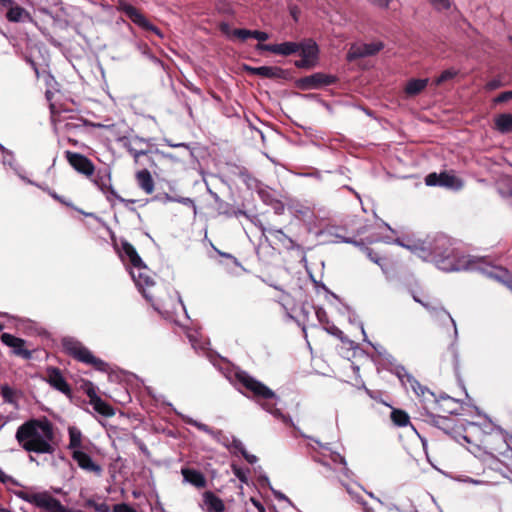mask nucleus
<instances>
[{
  "instance_id": "40",
  "label": "nucleus",
  "mask_w": 512,
  "mask_h": 512,
  "mask_svg": "<svg viewBox=\"0 0 512 512\" xmlns=\"http://www.w3.org/2000/svg\"><path fill=\"white\" fill-rule=\"evenodd\" d=\"M231 468H232L233 474L240 482L248 484L250 471L247 467H242V466H239V465L233 463L231 465Z\"/></svg>"
},
{
  "instance_id": "12",
  "label": "nucleus",
  "mask_w": 512,
  "mask_h": 512,
  "mask_svg": "<svg viewBox=\"0 0 512 512\" xmlns=\"http://www.w3.org/2000/svg\"><path fill=\"white\" fill-rule=\"evenodd\" d=\"M425 184L427 186H439L452 190H459L463 186L462 181L449 172L430 173L425 177Z\"/></svg>"
},
{
  "instance_id": "27",
  "label": "nucleus",
  "mask_w": 512,
  "mask_h": 512,
  "mask_svg": "<svg viewBox=\"0 0 512 512\" xmlns=\"http://www.w3.org/2000/svg\"><path fill=\"white\" fill-rule=\"evenodd\" d=\"M203 502L207 507V512H224L225 510L223 500L212 491L203 493Z\"/></svg>"
},
{
  "instance_id": "5",
  "label": "nucleus",
  "mask_w": 512,
  "mask_h": 512,
  "mask_svg": "<svg viewBox=\"0 0 512 512\" xmlns=\"http://www.w3.org/2000/svg\"><path fill=\"white\" fill-rule=\"evenodd\" d=\"M211 364L244 396L256 401V378L216 352L208 351Z\"/></svg>"
},
{
  "instance_id": "33",
  "label": "nucleus",
  "mask_w": 512,
  "mask_h": 512,
  "mask_svg": "<svg viewBox=\"0 0 512 512\" xmlns=\"http://www.w3.org/2000/svg\"><path fill=\"white\" fill-rule=\"evenodd\" d=\"M495 128L501 133L512 132V115L503 113L495 118Z\"/></svg>"
},
{
  "instance_id": "35",
  "label": "nucleus",
  "mask_w": 512,
  "mask_h": 512,
  "mask_svg": "<svg viewBox=\"0 0 512 512\" xmlns=\"http://www.w3.org/2000/svg\"><path fill=\"white\" fill-rule=\"evenodd\" d=\"M284 75V70L274 66L258 67V76L267 78H281Z\"/></svg>"
},
{
  "instance_id": "13",
  "label": "nucleus",
  "mask_w": 512,
  "mask_h": 512,
  "mask_svg": "<svg viewBox=\"0 0 512 512\" xmlns=\"http://www.w3.org/2000/svg\"><path fill=\"white\" fill-rule=\"evenodd\" d=\"M336 76L317 72L309 76L302 77L297 80L296 84L300 89H318L323 86H329L336 83Z\"/></svg>"
},
{
  "instance_id": "2",
  "label": "nucleus",
  "mask_w": 512,
  "mask_h": 512,
  "mask_svg": "<svg viewBox=\"0 0 512 512\" xmlns=\"http://www.w3.org/2000/svg\"><path fill=\"white\" fill-rule=\"evenodd\" d=\"M15 439L28 453L53 454L57 447L56 427L46 417H32L16 429Z\"/></svg>"
},
{
  "instance_id": "55",
  "label": "nucleus",
  "mask_w": 512,
  "mask_h": 512,
  "mask_svg": "<svg viewBox=\"0 0 512 512\" xmlns=\"http://www.w3.org/2000/svg\"><path fill=\"white\" fill-rule=\"evenodd\" d=\"M118 141L122 144V146L130 153L131 149H134V142L132 141V138H129L127 136H122L118 138Z\"/></svg>"
},
{
  "instance_id": "14",
  "label": "nucleus",
  "mask_w": 512,
  "mask_h": 512,
  "mask_svg": "<svg viewBox=\"0 0 512 512\" xmlns=\"http://www.w3.org/2000/svg\"><path fill=\"white\" fill-rule=\"evenodd\" d=\"M45 381L55 390L70 397L72 395L71 385L68 383L62 371L55 366H48L46 369Z\"/></svg>"
},
{
  "instance_id": "57",
  "label": "nucleus",
  "mask_w": 512,
  "mask_h": 512,
  "mask_svg": "<svg viewBox=\"0 0 512 512\" xmlns=\"http://www.w3.org/2000/svg\"><path fill=\"white\" fill-rule=\"evenodd\" d=\"M429 418H430V422L436 426V427H441V424L446 422L448 419L445 418V417H441V416H437V415H434V414H428Z\"/></svg>"
},
{
  "instance_id": "11",
  "label": "nucleus",
  "mask_w": 512,
  "mask_h": 512,
  "mask_svg": "<svg viewBox=\"0 0 512 512\" xmlns=\"http://www.w3.org/2000/svg\"><path fill=\"white\" fill-rule=\"evenodd\" d=\"M94 184L106 195V199L112 202L113 199H117L120 202L129 204L134 203V200H126L117 194L111 184V175L107 170L98 171L93 179Z\"/></svg>"
},
{
  "instance_id": "15",
  "label": "nucleus",
  "mask_w": 512,
  "mask_h": 512,
  "mask_svg": "<svg viewBox=\"0 0 512 512\" xmlns=\"http://www.w3.org/2000/svg\"><path fill=\"white\" fill-rule=\"evenodd\" d=\"M326 324L327 326H325L324 329L329 334H332L341 340L342 344L339 347L340 355L347 359H350L351 356H354L358 344L354 340H351L345 336L343 331L336 327L333 322H326Z\"/></svg>"
},
{
  "instance_id": "10",
  "label": "nucleus",
  "mask_w": 512,
  "mask_h": 512,
  "mask_svg": "<svg viewBox=\"0 0 512 512\" xmlns=\"http://www.w3.org/2000/svg\"><path fill=\"white\" fill-rule=\"evenodd\" d=\"M1 343L11 349V352L24 360L33 358V351L26 348L27 341L11 333L3 332L0 335Z\"/></svg>"
},
{
  "instance_id": "30",
  "label": "nucleus",
  "mask_w": 512,
  "mask_h": 512,
  "mask_svg": "<svg viewBox=\"0 0 512 512\" xmlns=\"http://www.w3.org/2000/svg\"><path fill=\"white\" fill-rule=\"evenodd\" d=\"M93 409L103 417H112L115 414V409L108 402L103 400L100 396L95 397L89 401Z\"/></svg>"
},
{
  "instance_id": "9",
  "label": "nucleus",
  "mask_w": 512,
  "mask_h": 512,
  "mask_svg": "<svg viewBox=\"0 0 512 512\" xmlns=\"http://www.w3.org/2000/svg\"><path fill=\"white\" fill-rule=\"evenodd\" d=\"M173 323L176 325L174 332L179 335H185L195 351L206 350V346L209 344V342L202 337L200 333V327L198 325L191 327L184 322Z\"/></svg>"
},
{
  "instance_id": "7",
  "label": "nucleus",
  "mask_w": 512,
  "mask_h": 512,
  "mask_svg": "<svg viewBox=\"0 0 512 512\" xmlns=\"http://www.w3.org/2000/svg\"><path fill=\"white\" fill-rule=\"evenodd\" d=\"M12 493L19 499L44 510L54 512H67L69 506L64 505L58 498L50 495L47 491L27 493L22 490H13Z\"/></svg>"
},
{
  "instance_id": "41",
  "label": "nucleus",
  "mask_w": 512,
  "mask_h": 512,
  "mask_svg": "<svg viewBox=\"0 0 512 512\" xmlns=\"http://www.w3.org/2000/svg\"><path fill=\"white\" fill-rule=\"evenodd\" d=\"M85 506L87 508L94 509L96 512H112L110 506L105 502H97L93 498H89L85 501Z\"/></svg>"
},
{
  "instance_id": "38",
  "label": "nucleus",
  "mask_w": 512,
  "mask_h": 512,
  "mask_svg": "<svg viewBox=\"0 0 512 512\" xmlns=\"http://www.w3.org/2000/svg\"><path fill=\"white\" fill-rule=\"evenodd\" d=\"M412 296L416 302L421 303L428 310L432 309L435 312V314H432V316L438 317L442 320L444 318H449L450 320H453L452 317L450 316V314L447 311H445L444 309H442V308L437 309L435 306H431L430 303L423 301L422 299L418 298V296L415 294H413Z\"/></svg>"
},
{
  "instance_id": "49",
  "label": "nucleus",
  "mask_w": 512,
  "mask_h": 512,
  "mask_svg": "<svg viewBox=\"0 0 512 512\" xmlns=\"http://www.w3.org/2000/svg\"><path fill=\"white\" fill-rule=\"evenodd\" d=\"M112 512H137V510L130 503L121 502L113 506Z\"/></svg>"
},
{
  "instance_id": "62",
  "label": "nucleus",
  "mask_w": 512,
  "mask_h": 512,
  "mask_svg": "<svg viewBox=\"0 0 512 512\" xmlns=\"http://www.w3.org/2000/svg\"><path fill=\"white\" fill-rule=\"evenodd\" d=\"M155 152L160 154L163 158L169 159V160H171L173 162H179L180 161V159L177 156H175L174 154L167 153V152H164V151H160L158 149H156Z\"/></svg>"
},
{
  "instance_id": "23",
  "label": "nucleus",
  "mask_w": 512,
  "mask_h": 512,
  "mask_svg": "<svg viewBox=\"0 0 512 512\" xmlns=\"http://www.w3.org/2000/svg\"><path fill=\"white\" fill-rule=\"evenodd\" d=\"M138 272L136 274V272L134 270H132L130 272L134 282H135V285L138 287L139 291L142 292L143 296L146 298V299H151V297L149 296V294L146 292L145 288H148V287H151L154 285V280L146 274V270H148V268L146 269H136Z\"/></svg>"
},
{
  "instance_id": "52",
  "label": "nucleus",
  "mask_w": 512,
  "mask_h": 512,
  "mask_svg": "<svg viewBox=\"0 0 512 512\" xmlns=\"http://www.w3.org/2000/svg\"><path fill=\"white\" fill-rule=\"evenodd\" d=\"M432 6L437 10H447L450 8L449 0H429Z\"/></svg>"
},
{
  "instance_id": "36",
  "label": "nucleus",
  "mask_w": 512,
  "mask_h": 512,
  "mask_svg": "<svg viewBox=\"0 0 512 512\" xmlns=\"http://www.w3.org/2000/svg\"><path fill=\"white\" fill-rule=\"evenodd\" d=\"M182 418V420L188 424V425H191V426H194L196 427L198 430L200 431H203L209 435H212L214 436L215 432L210 426H208L207 424H204L200 421H197L195 419H193L192 417L190 416H186V415H182V414H179Z\"/></svg>"
},
{
  "instance_id": "42",
  "label": "nucleus",
  "mask_w": 512,
  "mask_h": 512,
  "mask_svg": "<svg viewBox=\"0 0 512 512\" xmlns=\"http://www.w3.org/2000/svg\"><path fill=\"white\" fill-rule=\"evenodd\" d=\"M362 250L364 251V253L369 258L370 261L379 265L382 271L384 273H387L385 264L383 263V259L377 253H375L371 248L366 246H362Z\"/></svg>"
},
{
  "instance_id": "48",
  "label": "nucleus",
  "mask_w": 512,
  "mask_h": 512,
  "mask_svg": "<svg viewBox=\"0 0 512 512\" xmlns=\"http://www.w3.org/2000/svg\"><path fill=\"white\" fill-rule=\"evenodd\" d=\"M233 36L240 40H246L249 37L256 38V30L235 29Z\"/></svg>"
},
{
  "instance_id": "51",
  "label": "nucleus",
  "mask_w": 512,
  "mask_h": 512,
  "mask_svg": "<svg viewBox=\"0 0 512 512\" xmlns=\"http://www.w3.org/2000/svg\"><path fill=\"white\" fill-rule=\"evenodd\" d=\"M134 444L138 447V449L146 458H150L151 452L148 449L147 445L141 439L134 438Z\"/></svg>"
},
{
  "instance_id": "1",
  "label": "nucleus",
  "mask_w": 512,
  "mask_h": 512,
  "mask_svg": "<svg viewBox=\"0 0 512 512\" xmlns=\"http://www.w3.org/2000/svg\"><path fill=\"white\" fill-rule=\"evenodd\" d=\"M394 243L415 252L424 260L433 261L436 266L443 271L476 270L489 278L505 284L512 291V275L507 269L492 266L483 258L462 254L454 247L452 239L446 235L436 236L429 243L428 247L423 245H409L399 238H397Z\"/></svg>"
},
{
  "instance_id": "28",
  "label": "nucleus",
  "mask_w": 512,
  "mask_h": 512,
  "mask_svg": "<svg viewBox=\"0 0 512 512\" xmlns=\"http://www.w3.org/2000/svg\"><path fill=\"white\" fill-rule=\"evenodd\" d=\"M229 451L235 456H242L249 464L256 463V455L248 453L242 441L237 437L231 439Z\"/></svg>"
},
{
  "instance_id": "17",
  "label": "nucleus",
  "mask_w": 512,
  "mask_h": 512,
  "mask_svg": "<svg viewBox=\"0 0 512 512\" xmlns=\"http://www.w3.org/2000/svg\"><path fill=\"white\" fill-rule=\"evenodd\" d=\"M384 48V44L380 41L371 42V43H363V44H354L350 47L347 59L349 61L356 60L359 58L372 56L377 54Z\"/></svg>"
},
{
  "instance_id": "22",
  "label": "nucleus",
  "mask_w": 512,
  "mask_h": 512,
  "mask_svg": "<svg viewBox=\"0 0 512 512\" xmlns=\"http://www.w3.org/2000/svg\"><path fill=\"white\" fill-rule=\"evenodd\" d=\"M258 197L265 205L270 206L275 214L283 213L284 204L277 198L275 191L264 190L258 187Z\"/></svg>"
},
{
  "instance_id": "43",
  "label": "nucleus",
  "mask_w": 512,
  "mask_h": 512,
  "mask_svg": "<svg viewBox=\"0 0 512 512\" xmlns=\"http://www.w3.org/2000/svg\"><path fill=\"white\" fill-rule=\"evenodd\" d=\"M219 443L225 446L228 450L231 446V439L235 438L233 435L225 434L221 430H217L213 436Z\"/></svg>"
},
{
  "instance_id": "21",
  "label": "nucleus",
  "mask_w": 512,
  "mask_h": 512,
  "mask_svg": "<svg viewBox=\"0 0 512 512\" xmlns=\"http://www.w3.org/2000/svg\"><path fill=\"white\" fill-rule=\"evenodd\" d=\"M181 474L184 482L189 483L196 488H205L207 485V479L204 473L198 469L182 467Z\"/></svg>"
},
{
  "instance_id": "6",
  "label": "nucleus",
  "mask_w": 512,
  "mask_h": 512,
  "mask_svg": "<svg viewBox=\"0 0 512 512\" xmlns=\"http://www.w3.org/2000/svg\"><path fill=\"white\" fill-rule=\"evenodd\" d=\"M258 406L286 426L296 428L292 418L282 412L283 402L280 397L260 381H258Z\"/></svg>"
},
{
  "instance_id": "50",
  "label": "nucleus",
  "mask_w": 512,
  "mask_h": 512,
  "mask_svg": "<svg viewBox=\"0 0 512 512\" xmlns=\"http://www.w3.org/2000/svg\"><path fill=\"white\" fill-rule=\"evenodd\" d=\"M173 202H177V203H181L185 206H189V207L193 208L194 214L195 215L197 214V206L193 199H191L189 197L177 196V197H175V199H173Z\"/></svg>"
},
{
  "instance_id": "63",
  "label": "nucleus",
  "mask_w": 512,
  "mask_h": 512,
  "mask_svg": "<svg viewBox=\"0 0 512 512\" xmlns=\"http://www.w3.org/2000/svg\"><path fill=\"white\" fill-rule=\"evenodd\" d=\"M6 477H7V478H3V480H0V482H1L2 484H8V483H11V484H13V485H15V486H22V485L20 484V482H19L17 479L13 478L12 476H10V475L6 474Z\"/></svg>"
},
{
  "instance_id": "58",
  "label": "nucleus",
  "mask_w": 512,
  "mask_h": 512,
  "mask_svg": "<svg viewBox=\"0 0 512 512\" xmlns=\"http://www.w3.org/2000/svg\"><path fill=\"white\" fill-rule=\"evenodd\" d=\"M380 348L384 351V356H383V358H382V359H383L387 364H389V365H391V366L393 367V368L391 369V371H392V370L395 368V366L397 365V364H396V359H395V358H394L390 353H388L384 347H380Z\"/></svg>"
},
{
  "instance_id": "19",
  "label": "nucleus",
  "mask_w": 512,
  "mask_h": 512,
  "mask_svg": "<svg viewBox=\"0 0 512 512\" xmlns=\"http://www.w3.org/2000/svg\"><path fill=\"white\" fill-rule=\"evenodd\" d=\"M261 231L266 241L273 248H275L277 245H280L286 249L293 247V240L289 238L281 229L261 228Z\"/></svg>"
},
{
  "instance_id": "25",
  "label": "nucleus",
  "mask_w": 512,
  "mask_h": 512,
  "mask_svg": "<svg viewBox=\"0 0 512 512\" xmlns=\"http://www.w3.org/2000/svg\"><path fill=\"white\" fill-rule=\"evenodd\" d=\"M4 8L7 9L6 19L9 22H25L26 20H30L31 18L29 12L23 7L16 4L14 0H12V5H6L4 6Z\"/></svg>"
},
{
  "instance_id": "39",
  "label": "nucleus",
  "mask_w": 512,
  "mask_h": 512,
  "mask_svg": "<svg viewBox=\"0 0 512 512\" xmlns=\"http://www.w3.org/2000/svg\"><path fill=\"white\" fill-rule=\"evenodd\" d=\"M391 419L393 423L399 427H404L409 424L408 414L400 409H394L391 412Z\"/></svg>"
},
{
  "instance_id": "29",
  "label": "nucleus",
  "mask_w": 512,
  "mask_h": 512,
  "mask_svg": "<svg viewBox=\"0 0 512 512\" xmlns=\"http://www.w3.org/2000/svg\"><path fill=\"white\" fill-rule=\"evenodd\" d=\"M68 431V437H69V444L68 449L71 451V453H74L76 450H82L83 444H82V438L83 434L81 430L75 426L70 425L67 429Z\"/></svg>"
},
{
  "instance_id": "64",
  "label": "nucleus",
  "mask_w": 512,
  "mask_h": 512,
  "mask_svg": "<svg viewBox=\"0 0 512 512\" xmlns=\"http://www.w3.org/2000/svg\"><path fill=\"white\" fill-rule=\"evenodd\" d=\"M290 15L295 21H298V17L300 14V9L296 5H292L289 7Z\"/></svg>"
},
{
  "instance_id": "32",
  "label": "nucleus",
  "mask_w": 512,
  "mask_h": 512,
  "mask_svg": "<svg viewBox=\"0 0 512 512\" xmlns=\"http://www.w3.org/2000/svg\"><path fill=\"white\" fill-rule=\"evenodd\" d=\"M428 84V79H411L405 87V93L408 96H416L422 92Z\"/></svg>"
},
{
  "instance_id": "59",
  "label": "nucleus",
  "mask_w": 512,
  "mask_h": 512,
  "mask_svg": "<svg viewBox=\"0 0 512 512\" xmlns=\"http://www.w3.org/2000/svg\"><path fill=\"white\" fill-rule=\"evenodd\" d=\"M511 99H512V91H505V92L500 93L496 97L495 102L503 103V102H507V101H509Z\"/></svg>"
},
{
  "instance_id": "8",
  "label": "nucleus",
  "mask_w": 512,
  "mask_h": 512,
  "mask_svg": "<svg viewBox=\"0 0 512 512\" xmlns=\"http://www.w3.org/2000/svg\"><path fill=\"white\" fill-rule=\"evenodd\" d=\"M119 9L123 12L134 24L140 28L151 31L158 37L162 38L163 33L158 27L152 24L136 7L129 3H120Z\"/></svg>"
},
{
  "instance_id": "47",
  "label": "nucleus",
  "mask_w": 512,
  "mask_h": 512,
  "mask_svg": "<svg viewBox=\"0 0 512 512\" xmlns=\"http://www.w3.org/2000/svg\"><path fill=\"white\" fill-rule=\"evenodd\" d=\"M163 141L166 143V145H168L169 147H173V148H184L187 152V154L190 156V157H193V151H192V147L189 143H184V142H180V143H174L172 142V140L168 139V138H164Z\"/></svg>"
},
{
  "instance_id": "45",
  "label": "nucleus",
  "mask_w": 512,
  "mask_h": 512,
  "mask_svg": "<svg viewBox=\"0 0 512 512\" xmlns=\"http://www.w3.org/2000/svg\"><path fill=\"white\" fill-rule=\"evenodd\" d=\"M82 388H83L85 394L87 395V397L89 398V401H91L95 397L99 396L96 391L97 387L94 385L93 382H91L89 380H86L83 382Z\"/></svg>"
},
{
  "instance_id": "56",
  "label": "nucleus",
  "mask_w": 512,
  "mask_h": 512,
  "mask_svg": "<svg viewBox=\"0 0 512 512\" xmlns=\"http://www.w3.org/2000/svg\"><path fill=\"white\" fill-rule=\"evenodd\" d=\"M350 367L355 374V384L354 385L357 387H364V382L359 375V366L355 365L354 363H351Z\"/></svg>"
},
{
  "instance_id": "4",
  "label": "nucleus",
  "mask_w": 512,
  "mask_h": 512,
  "mask_svg": "<svg viewBox=\"0 0 512 512\" xmlns=\"http://www.w3.org/2000/svg\"><path fill=\"white\" fill-rule=\"evenodd\" d=\"M260 50L282 56L298 53L301 58L296 60L294 65L299 69H312L316 67L319 60V47L311 38L299 42L287 41L278 44L258 45V51Z\"/></svg>"
},
{
  "instance_id": "3",
  "label": "nucleus",
  "mask_w": 512,
  "mask_h": 512,
  "mask_svg": "<svg viewBox=\"0 0 512 512\" xmlns=\"http://www.w3.org/2000/svg\"><path fill=\"white\" fill-rule=\"evenodd\" d=\"M61 344L65 353L79 362L92 366L99 372L107 373L109 381L111 382H131L133 379L140 381L139 377L132 372H128L122 369L110 370L109 364L107 362L96 357L90 349H88L74 337H63Z\"/></svg>"
},
{
  "instance_id": "16",
  "label": "nucleus",
  "mask_w": 512,
  "mask_h": 512,
  "mask_svg": "<svg viewBox=\"0 0 512 512\" xmlns=\"http://www.w3.org/2000/svg\"><path fill=\"white\" fill-rule=\"evenodd\" d=\"M392 373L397 376V378L400 380V382L402 383V385L406 386L407 384L410 385L412 391L420 396H424L425 393H429L432 397L434 396V394L432 392H430L426 387L422 386L418 380L412 375L410 374L409 372H407V370L405 369L404 366L402 365H396L395 368L392 370Z\"/></svg>"
},
{
  "instance_id": "24",
  "label": "nucleus",
  "mask_w": 512,
  "mask_h": 512,
  "mask_svg": "<svg viewBox=\"0 0 512 512\" xmlns=\"http://www.w3.org/2000/svg\"><path fill=\"white\" fill-rule=\"evenodd\" d=\"M213 198L215 200V202L217 203V209H218V212L219 214H225L227 216H244L247 221H249L252 225H255L256 222H255V219L256 217L254 215H248L245 211H242V210H232V208L230 207V205L226 202H224L223 200L220 199V197L216 194V193H213Z\"/></svg>"
},
{
  "instance_id": "20",
  "label": "nucleus",
  "mask_w": 512,
  "mask_h": 512,
  "mask_svg": "<svg viewBox=\"0 0 512 512\" xmlns=\"http://www.w3.org/2000/svg\"><path fill=\"white\" fill-rule=\"evenodd\" d=\"M72 454V459L78 464V466L85 471L93 472L97 476H100L103 469L100 464L94 462L90 454L82 450H76Z\"/></svg>"
},
{
  "instance_id": "46",
  "label": "nucleus",
  "mask_w": 512,
  "mask_h": 512,
  "mask_svg": "<svg viewBox=\"0 0 512 512\" xmlns=\"http://www.w3.org/2000/svg\"><path fill=\"white\" fill-rule=\"evenodd\" d=\"M2 163L11 167L16 174H19L20 166L15 162L14 154L12 151L8 150V153H4Z\"/></svg>"
},
{
  "instance_id": "18",
  "label": "nucleus",
  "mask_w": 512,
  "mask_h": 512,
  "mask_svg": "<svg viewBox=\"0 0 512 512\" xmlns=\"http://www.w3.org/2000/svg\"><path fill=\"white\" fill-rule=\"evenodd\" d=\"M66 158L69 162V164L79 173H82L86 176H92L94 174V164L93 162L87 158L86 156L66 151Z\"/></svg>"
},
{
  "instance_id": "37",
  "label": "nucleus",
  "mask_w": 512,
  "mask_h": 512,
  "mask_svg": "<svg viewBox=\"0 0 512 512\" xmlns=\"http://www.w3.org/2000/svg\"><path fill=\"white\" fill-rule=\"evenodd\" d=\"M265 486H268L271 489V491L273 492V494L275 495V497L277 499L285 501V502L291 504V501L289 500V498L285 494H283L280 491H277V490L273 489L270 486V482H269V479H268L267 476L261 475V474L258 473V487H265Z\"/></svg>"
},
{
  "instance_id": "53",
  "label": "nucleus",
  "mask_w": 512,
  "mask_h": 512,
  "mask_svg": "<svg viewBox=\"0 0 512 512\" xmlns=\"http://www.w3.org/2000/svg\"><path fill=\"white\" fill-rule=\"evenodd\" d=\"M149 153H150V150H148V149H137V147H135L134 149L130 150V155L133 156L135 163L139 162V159H140L141 156H146Z\"/></svg>"
},
{
  "instance_id": "54",
  "label": "nucleus",
  "mask_w": 512,
  "mask_h": 512,
  "mask_svg": "<svg viewBox=\"0 0 512 512\" xmlns=\"http://www.w3.org/2000/svg\"><path fill=\"white\" fill-rule=\"evenodd\" d=\"M456 76V72L454 70H445L441 73V75L437 79V83H443L449 79H452Z\"/></svg>"
},
{
  "instance_id": "60",
  "label": "nucleus",
  "mask_w": 512,
  "mask_h": 512,
  "mask_svg": "<svg viewBox=\"0 0 512 512\" xmlns=\"http://www.w3.org/2000/svg\"><path fill=\"white\" fill-rule=\"evenodd\" d=\"M136 46H137V49L141 52V54L146 57H148L149 54L152 53L151 49L145 43L139 42L136 44Z\"/></svg>"
},
{
  "instance_id": "44",
  "label": "nucleus",
  "mask_w": 512,
  "mask_h": 512,
  "mask_svg": "<svg viewBox=\"0 0 512 512\" xmlns=\"http://www.w3.org/2000/svg\"><path fill=\"white\" fill-rule=\"evenodd\" d=\"M330 459L334 462V463H340L341 465H343V470H342V473L345 475V476H349V473H350V470L348 469L347 467V462H346V459L344 456H342L340 453L338 452H331L330 454Z\"/></svg>"
},
{
  "instance_id": "31",
  "label": "nucleus",
  "mask_w": 512,
  "mask_h": 512,
  "mask_svg": "<svg viewBox=\"0 0 512 512\" xmlns=\"http://www.w3.org/2000/svg\"><path fill=\"white\" fill-rule=\"evenodd\" d=\"M136 179L139 187L147 194H151L154 190V181L147 169H143L136 173Z\"/></svg>"
},
{
  "instance_id": "61",
  "label": "nucleus",
  "mask_w": 512,
  "mask_h": 512,
  "mask_svg": "<svg viewBox=\"0 0 512 512\" xmlns=\"http://www.w3.org/2000/svg\"><path fill=\"white\" fill-rule=\"evenodd\" d=\"M49 195H50L53 199H55V200H57V201L61 202L62 204L66 205V206H68V207H72V203H71V202L66 201L63 197H61L60 195H58L55 191H49Z\"/></svg>"
},
{
  "instance_id": "34",
  "label": "nucleus",
  "mask_w": 512,
  "mask_h": 512,
  "mask_svg": "<svg viewBox=\"0 0 512 512\" xmlns=\"http://www.w3.org/2000/svg\"><path fill=\"white\" fill-rule=\"evenodd\" d=\"M0 394L5 403L13 405L16 409L19 408V404L16 399V391L9 384L4 383L0 386Z\"/></svg>"
},
{
  "instance_id": "26",
  "label": "nucleus",
  "mask_w": 512,
  "mask_h": 512,
  "mask_svg": "<svg viewBox=\"0 0 512 512\" xmlns=\"http://www.w3.org/2000/svg\"><path fill=\"white\" fill-rule=\"evenodd\" d=\"M122 252L128 258L133 269H146L147 266L139 256L135 247L128 241L124 240L121 242Z\"/></svg>"
}]
</instances>
